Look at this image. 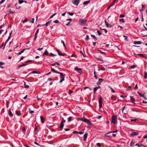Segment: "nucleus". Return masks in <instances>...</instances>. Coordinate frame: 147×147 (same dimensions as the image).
Returning a JSON list of instances; mask_svg holds the SVG:
<instances>
[{
    "label": "nucleus",
    "instance_id": "f257e3e1",
    "mask_svg": "<svg viewBox=\"0 0 147 147\" xmlns=\"http://www.w3.org/2000/svg\"><path fill=\"white\" fill-rule=\"evenodd\" d=\"M87 20H84L83 19L80 18L79 20V23L81 25L85 26L86 25Z\"/></svg>",
    "mask_w": 147,
    "mask_h": 147
},
{
    "label": "nucleus",
    "instance_id": "f03ea898",
    "mask_svg": "<svg viewBox=\"0 0 147 147\" xmlns=\"http://www.w3.org/2000/svg\"><path fill=\"white\" fill-rule=\"evenodd\" d=\"M117 116L114 115H113L112 116L111 122L112 123H115L117 121Z\"/></svg>",
    "mask_w": 147,
    "mask_h": 147
},
{
    "label": "nucleus",
    "instance_id": "7ed1b4c3",
    "mask_svg": "<svg viewBox=\"0 0 147 147\" xmlns=\"http://www.w3.org/2000/svg\"><path fill=\"white\" fill-rule=\"evenodd\" d=\"M81 121H82L83 122H84L86 123H87L88 124H89V125H91L92 123L90 121L86 118H84V119L81 120Z\"/></svg>",
    "mask_w": 147,
    "mask_h": 147
},
{
    "label": "nucleus",
    "instance_id": "20e7f679",
    "mask_svg": "<svg viewBox=\"0 0 147 147\" xmlns=\"http://www.w3.org/2000/svg\"><path fill=\"white\" fill-rule=\"evenodd\" d=\"M80 0H73L72 1V3L76 6L78 5Z\"/></svg>",
    "mask_w": 147,
    "mask_h": 147
},
{
    "label": "nucleus",
    "instance_id": "39448f33",
    "mask_svg": "<svg viewBox=\"0 0 147 147\" xmlns=\"http://www.w3.org/2000/svg\"><path fill=\"white\" fill-rule=\"evenodd\" d=\"M99 101V108H100L102 107V98L100 97L99 98L98 100Z\"/></svg>",
    "mask_w": 147,
    "mask_h": 147
},
{
    "label": "nucleus",
    "instance_id": "423d86ee",
    "mask_svg": "<svg viewBox=\"0 0 147 147\" xmlns=\"http://www.w3.org/2000/svg\"><path fill=\"white\" fill-rule=\"evenodd\" d=\"M56 51L57 52L58 55L59 56H64L66 54L65 53L62 54L61 53V51H59V50L58 49H57L56 50Z\"/></svg>",
    "mask_w": 147,
    "mask_h": 147
},
{
    "label": "nucleus",
    "instance_id": "0eeeda50",
    "mask_svg": "<svg viewBox=\"0 0 147 147\" xmlns=\"http://www.w3.org/2000/svg\"><path fill=\"white\" fill-rule=\"evenodd\" d=\"M51 71L53 73L60 74V76H62L63 75V73L56 71L53 69H51Z\"/></svg>",
    "mask_w": 147,
    "mask_h": 147
},
{
    "label": "nucleus",
    "instance_id": "6e6552de",
    "mask_svg": "<svg viewBox=\"0 0 147 147\" xmlns=\"http://www.w3.org/2000/svg\"><path fill=\"white\" fill-rule=\"evenodd\" d=\"M74 70L77 71L79 73H82L81 69L78 68L77 67H76L74 69Z\"/></svg>",
    "mask_w": 147,
    "mask_h": 147
},
{
    "label": "nucleus",
    "instance_id": "1a4fd4ad",
    "mask_svg": "<svg viewBox=\"0 0 147 147\" xmlns=\"http://www.w3.org/2000/svg\"><path fill=\"white\" fill-rule=\"evenodd\" d=\"M51 22H52L51 20H50L49 21L46 22V23L45 24H43V25H42L40 26L41 27V26H47L48 25L50 24L51 23Z\"/></svg>",
    "mask_w": 147,
    "mask_h": 147
},
{
    "label": "nucleus",
    "instance_id": "9d476101",
    "mask_svg": "<svg viewBox=\"0 0 147 147\" xmlns=\"http://www.w3.org/2000/svg\"><path fill=\"white\" fill-rule=\"evenodd\" d=\"M104 80L102 78H100L98 81L96 82V84L98 85H100L101 83Z\"/></svg>",
    "mask_w": 147,
    "mask_h": 147
},
{
    "label": "nucleus",
    "instance_id": "9b49d317",
    "mask_svg": "<svg viewBox=\"0 0 147 147\" xmlns=\"http://www.w3.org/2000/svg\"><path fill=\"white\" fill-rule=\"evenodd\" d=\"M105 23L106 26L108 28H111L112 27L111 25L109 24L107 22L106 20H105Z\"/></svg>",
    "mask_w": 147,
    "mask_h": 147
},
{
    "label": "nucleus",
    "instance_id": "f8f14e48",
    "mask_svg": "<svg viewBox=\"0 0 147 147\" xmlns=\"http://www.w3.org/2000/svg\"><path fill=\"white\" fill-rule=\"evenodd\" d=\"M39 29H37V30L35 33V35H34V40H36L37 38V34L39 32Z\"/></svg>",
    "mask_w": 147,
    "mask_h": 147
},
{
    "label": "nucleus",
    "instance_id": "ddd939ff",
    "mask_svg": "<svg viewBox=\"0 0 147 147\" xmlns=\"http://www.w3.org/2000/svg\"><path fill=\"white\" fill-rule=\"evenodd\" d=\"M65 75L63 73V75L62 76H61V77H60V78L61 79V80L60 81V83H61L64 80L65 77L64 76Z\"/></svg>",
    "mask_w": 147,
    "mask_h": 147
},
{
    "label": "nucleus",
    "instance_id": "4468645a",
    "mask_svg": "<svg viewBox=\"0 0 147 147\" xmlns=\"http://www.w3.org/2000/svg\"><path fill=\"white\" fill-rule=\"evenodd\" d=\"M113 132H113V131H110V132H108L105 134V136L107 137H108V138H110L112 136H111L109 135H108V134H109L111 133H113Z\"/></svg>",
    "mask_w": 147,
    "mask_h": 147
},
{
    "label": "nucleus",
    "instance_id": "2eb2a0df",
    "mask_svg": "<svg viewBox=\"0 0 147 147\" xmlns=\"http://www.w3.org/2000/svg\"><path fill=\"white\" fill-rule=\"evenodd\" d=\"M139 134L138 132H133L130 134V136H134L138 135Z\"/></svg>",
    "mask_w": 147,
    "mask_h": 147
},
{
    "label": "nucleus",
    "instance_id": "dca6fc26",
    "mask_svg": "<svg viewBox=\"0 0 147 147\" xmlns=\"http://www.w3.org/2000/svg\"><path fill=\"white\" fill-rule=\"evenodd\" d=\"M100 88V86H98L97 87H95L94 88V89H93V92L94 93H95V92L97 90Z\"/></svg>",
    "mask_w": 147,
    "mask_h": 147
},
{
    "label": "nucleus",
    "instance_id": "f3484780",
    "mask_svg": "<svg viewBox=\"0 0 147 147\" xmlns=\"http://www.w3.org/2000/svg\"><path fill=\"white\" fill-rule=\"evenodd\" d=\"M130 98L131 102L135 104V103L134 102L135 99L133 98V97L132 96H130Z\"/></svg>",
    "mask_w": 147,
    "mask_h": 147
},
{
    "label": "nucleus",
    "instance_id": "a211bd4d",
    "mask_svg": "<svg viewBox=\"0 0 147 147\" xmlns=\"http://www.w3.org/2000/svg\"><path fill=\"white\" fill-rule=\"evenodd\" d=\"M40 121L41 123H42L44 122V118L42 116H41L40 117Z\"/></svg>",
    "mask_w": 147,
    "mask_h": 147
},
{
    "label": "nucleus",
    "instance_id": "6ab92c4d",
    "mask_svg": "<svg viewBox=\"0 0 147 147\" xmlns=\"http://www.w3.org/2000/svg\"><path fill=\"white\" fill-rule=\"evenodd\" d=\"M23 49L22 51H21L20 52H19L18 53L17 55H20L22 53H23L24 51L26 49Z\"/></svg>",
    "mask_w": 147,
    "mask_h": 147
},
{
    "label": "nucleus",
    "instance_id": "aec40b11",
    "mask_svg": "<svg viewBox=\"0 0 147 147\" xmlns=\"http://www.w3.org/2000/svg\"><path fill=\"white\" fill-rule=\"evenodd\" d=\"M90 2V0H88V1H85L84 2L83 4V5H86L88 4Z\"/></svg>",
    "mask_w": 147,
    "mask_h": 147
},
{
    "label": "nucleus",
    "instance_id": "412c9836",
    "mask_svg": "<svg viewBox=\"0 0 147 147\" xmlns=\"http://www.w3.org/2000/svg\"><path fill=\"white\" fill-rule=\"evenodd\" d=\"M16 113L18 116H20L21 115V112L19 111H16Z\"/></svg>",
    "mask_w": 147,
    "mask_h": 147
},
{
    "label": "nucleus",
    "instance_id": "4be33fe9",
    "mask_svg": "<svg viewBox=\"0 0 147 147\" xmlns=\"http://www.w3.org/2000/svg\"><path fill=\"white\" fill-rule=\"evenodd\" d=\"M137 55L139 56H140L141 57H146L145 55L144 54H142V53L138 54Z\"/></svg>",
    "mask_w": 147,
    "mask_h": 147
},
{
    "label": "nucleus",
    "instance_id": "5701e85b",
    "mask_svg": "<svg viewBox=\"0 0 147 147\" xmlns=\"http://www.w3.org/2000/svg\"><path fill=\"white\" fill-rule=\"evenodd\" d=\"M88 136V134L87 133H86L84 135V140H86V139L87 138Z\"/></svg>",
    "mask_w": 147,
    "mask_h": 147
},
{
    "label": "nucleus",
    "instance_id": "b1692460",
    "mask_svg": "<svg viewBox=\"0 0 147 147\" xmlns=\"http://www.w3.org/2000/svg\"><path fill=\"white\" fill-rule=\"evenodd\" d=\"M134 44H140V45L141 44V42L140 41H135L134 42Z\"/></svg>",
    "mask_w": 147,
    "mask_h": 147
},
{
    "label": "nucleus",
    "instance_id": "393cba45",
    "mask_svg": "<svg viewBox=\"0 0 147 147\" xmlns=\"http://www.w3.org/2000/svg\"><path fill=\"white\" fill-rule=\"evenodd\" d=\"M24 2L26 3V1H24V0H19L18 1L19 3L20 4H21L22 3Z\"/></svg>",
    "mask_w": 147,
    "mask_h": 147
},
{
    "label": "nucleus",
    "instance_id": "a878e982",
    "mask_svg": "<svg viewBox=\"0 0 147 147\" xmlns=\"http://www.w3.org/2000/svg\"><path fill=\"white\" fill-rule=\"evenodd\" d=\"M24 85L25 88H28L29 87V86L28 85H27L26 84V82H24Z\"/></svg>",
    "mask_w": 147,
    "mask_h": 147
},
{
    "label": "nucleus",
    "instance_id": "bb28decb",
    "mask_svg": "<svg viewBox=\"0 0 147 147\" xmlns=\"http://www.w3.org/2000/svg\"><path fill=\"white\" fill-rule=\"evenodd\" d=\"M48 55V52L47 50H46L43 54V56Z\"/></svg>",
    "mask_w": 147,
    "mask_h": 147
},
{
    "label": "nucleus",
    "instance_id": "cd10ccee",
    "mask_svg": "<svg viewBox=\"0 0 147 147\" xmlns=\"http://www.w3.org/2000/svg\"><path fill=\"white\" fill-rule=\"evenodd\" d=\"M9 115L11 117H12L13 116V114L10 110H9Z\"/></svg>",
    "mask_w": 147,
    "mask_h": 147
},
{
    "label": "nucleus",
    "instance_id": "c85d7f7f",
    "mask_svg": "<svg viewBox=\"0 0 147 147\" xmlns=\"http://www.w3.org/2000/svg\"><path fill=\"white\" fill-rule=\"evenodd\" d=\"M63 126H64L63 123L61 122L60 124V128L61 129H62L63 128Z\"/></svg>",
    "mask_w": 147,
    "mask_h": 147
},
{
    "label": "nucleus",
    "instance_id": "c756f323",
    "mask_svg": "<svg viewBox=\"0 0 147 147\" xmlns=\"http://www.w3.org/2000/svg\"><path fill=\"white\" fill-rule=\"evenodd\" d=\"M137 93L140 95V96L142 97H144V95L141 93L140 92H139L138 91L137 92Z\"/></svg>",
    "mask_w": 147,
    "mask_h": 147
},
{
    "label": "nucleus",
    "instance_id": "7c9ffc66",
    "mask_svg": "<svg viewBox=\"0 0 147 147\" xmlns=\"http://www.w3.org/2000/svg\"><path fill=\"white\" fill-rule=\"evenodd\" d=\"M26 65V64H22L20 65H19V66H18V68H20V67H21L24 66H25Z\"/></svg>",
    "mask_w": 147,
    "mask_h": 147
},
{
    "label": "nucleus",
    "instance_id": "2f4dec72",
    "mask_svg": "<svg viewBox=\"0 0 147 147\" xmlns=\"http://www.w3.org/2000/svg\"><path fill=\"white\" fill-rule=\"evenodd\" d=\"M98 51L101 54L105 55H106V53H105L102 51L101 50H98Z\"/></svg>",
    "mask_w": 147,
    "mask_h": 147
},
{
    "label": "nucleus",
    "instance_id": "473e14b6",
    "mask_svg": "<svg viewBox=\"0 0 147 147\" xmlns=\"http://www.w3.org/2000/svg\"><path fill=\"white\" fill-rule=\"evenodd\" d=\"M134 144H135L134 142H133L132 141H131L130 143V146H131L133 147V146L134 145Z\"/></svg>",
    "mask_w": 147,
    "mask_h": 147
},
{
    "label": "nucleus",
    "instance_id": "72a5a7b5",
    "mask_svg": "<svg viewBox=\"0 0 147 147\" xmlns=\"http://www.w3.org/2000/svg\"><path fill=\"white\" fill-rule=\"evenodd\" d=\"M144 77L145 79L147 78V72H144Z\"/></svg>",
    "mask_w": 147,
    "mask_h": 147
},
{
    "label": "nucleus",
    "instance_id": "f704fd0d",
    "mask_svg": "<svg viewBox=\"0 0 147 147\" xmlns=\"http://www.w3.org/2000/svg\"><path fill=\"white\" fill-rule=\"evenodd\" d=\"M100 29L101 30H105V33H107V30L105 29H102L101 27H100Z\"/></svg>",
    "mask_w": 147,
    "mask_h": 147
},
{
    "label": "nucleus",
    "instance_id": "c9c22d12",
    "mask_svg": "<svg viewBox=\"0 0 147 147\" xmlns=\"http://www.w3.org/2000/svg\"><path fill=\"white\" fill-rule=\"evenodd\" d=\"M84 129H83L81 131L78 132V134H83L84 133Z\"/></svg>",
    "mask_w": 147,
    "mask_h": 147
},
{
    "label": "nucleus",
    "instance_id": "e433bc0d",
    "mask_svg": "<svg viewBox=\"0 0 147 147\" xmlns=\"http://www.w3.org/2000/svg\"><path fill=\"white\" fill-rule=\"evenodd\" d=\"M125 106H124L122 108V112L123 113H124L125 114H127L126 113H125L124 112V110L125 109Z\"/></svg>",
    "mask_w": 147,
    "mask_h": 147
},
{
    "label": "nucleus",
    "instance_id": "4c0bfd02",
    "mask_svg": "<svg viewBox=\"0 0 147 147\" xmlns=\"http://www.w3.org/2000/svg\"><path fill=\"white\" fill-rule=\"evenodd\" d=\"M14 11H13L12 10H11V9H10L9 11V13H8V14H9L10 13H11V14H13L14 13Z\"/></svg>",
    "mask_w": 147,
    "mask_h": 147
},
{
    "label": "nucleus",
    "instance_id": "58836bf2",
    "mask_svg": "<svg viewBox=\"0 0 147 147\" xmlns=\"http://www.w3.org/2000/svg\"><path fill=\"white\" fill-rule=\"evenodd\" d=\"M136 67V66L135 65H132L129 68L130 69H133V68H135Z\"/></svg>",
    "mask_w": 147,
    "mask_h": 147
},
{
    "label": "nucleus",
    "instance_id": "ea45409f",
    "mask_svg": "<svg viewBox=\"0 0 147 147\" xmlns=\"http://www.w3.org/2000/svg\"><path fill=\"white\" fill-rule=\"evenodd\" d=\"M111 99L112 100H115L116 99V97H115L114 96H112L111 97Z\"/></svg>",
    "mask_w": 147,
    "mask_h": 147
},
{
    "label": "nucleus",
    "instance_id": "a19ab883",
    "mask_svg": "<svg viewBox=\"0 0 147 147\" xmlns=\"http://www.w3.org/2000/svg\"><path fill=\"white\" fill-rule=\"evenodd\" d=\"M34 18H32L31 20L30 21V22L31 23H34Z\"/></svg>",
    "mask_w": 147,
    "mask_h": 147
},
{
    "label": "nucleus",
    "instance_id": "79ce46f5",
    "mask_svg": "<svg viewBox=\"0 0 147 147\" xmlns=\"http://www.w3.org/2000/svg\"><path fill=\"white\" fill-rule=\"evenodd\" d=\"M61 43H62L63 44V46L64 47H66V46L65 45V44L64 41L63 40H61Z\"/></svg>",
    "mask_w": 147,
    "mask_h": 147
},
{
    "label": "nucleus",
    "instance_id": "37998d69",
    "mask_svg": "<svg viewBox=\"0 0 147 147\" xmlns=\"http://www.w3.org/2000/svg\"><path fill=\"white\" fill-rule=\"evenodd\" d=\"M72 118V117H68L67 119L68 121V122L70 121L71 120V118Z\"/></svg>",
    "mask_w": 147,
    "mask_h": 147
},
{
    "label": "nucleus",
    "instance_id": "c03bdc74",
    "mask_svg": "<svg viewBox=\"0 0 147 147\" xmlns=\"http://www.w3.org/2000/svg\"><path fill=\"white\" fill-rule=\"evenodd\" d=\"M119 21L120 22H122L123 23H124L125 22V21L123 19H121L119 20Z\"/></svg>",
    "mask_w": 147,
    "mask_h": 147
},
{
    "label": "nucleus",
    "instance_id": "a18cd8bd",
    "mask_svg": "<svg viewBox=\"0 0 147 147\" xmlns=\"http://www.w3.org/2000/svg\"><path fill=\"white\" fill-rule=\"evenodd\" d=\"M12 31H11V32H10L9 34V36L8 37V38H9V39H10V38L12 34Z\"/></svg>",
    "mask_w": 147,
    "mask_h": 147
},
{
    "label": "nucleus",
    "instance_id": "49530a36",
    "mask_svg": "<svg viewBox=\"0 0 147 147\" xmlns=\"http://www.w3.org/2000/svg\"><path fill=\"white\" fill-rule=\"evenodd\" d=\"M108 86L111 89V91L113 92H115V91H114V90L111 87L109 86Z\"/></svg>",
    "mask_w": 147,
    "mask_h": 147
},
{
    "label": "nucleus",
    "instance_id": "de8ad7c7",
    "mask_svg": "<svg viewBox=\"0 0 147 147\" xmlns=\"http://www.w3.org/2000/svg\"><path fill=\"white\" fill-rule=\"evenodd\" d=\"M67 13L68 14H69V15H70V16H73L74 15V13H71L69 12H67Z\"/></svg>",
    "mask_w": 147,
    "mask_h": 147
},
{
    "label": "nucleus",
    "instance_id": "09e8293b",
    "mask_svg": "<svg viewBox=\"0 0 147 147\" xmlns=\"http://www.w3.org/2000/svg\"><path fill=\"white\" fill-rule=\"evenodd\" d=\"M57 14V13H55L53 14V15H51L50 17L49 18L51 19L55 15H56Z\"/></svg>",
    "mask_w": 147,
    "mask_h": 147
},
{
    "label": "nucleus",
    "instance_id": "8fccbe9b",
    "mask_svg": "<svg viewBox=\"0 0 147 147\" xmlns=\"http://www.w3.org/2000/svg\"><path fill=\"white\" fill-rule=\"evenodd\" d=\"M138 120V119L137 118H135L133 119H130L131 121H136Z\"/></svg>",
    "mask_w": 147,
    "mask_h": 147
},
{
    "label": "nucleus",
    "instance_id": "3c124183",
    "mask_svg": "<svg viewBox=\"0 0 147 147\" xmlns=\"http://www.w3.org/2000/svg\"><path fill=\"white\" fill-rule=\"evenodd\" d=\"M97 33L99 35H101L102 34V33L99 30L97 31Z\"/></svg>",
    "mask_w": 147,
    "mask_h": 147
},
{
    "label": "nucleus",
    "instance_id": "603ef678",
    "mask_svg": "<svg viewBox=\"0 0 147 147\" xmlns=\"http://www.w3.org/2000/svg\"><path fill=\"white\" fill-rule=\"evenodd\" d=\"M89 39V36L88 35H87L86 36V38H85V40H88Z\"/></svg>",
    "mask_w": 147,
    "mask_h": 147
},
{
    "label": "nucleus",
    "instance_id": "864d4df0",
    "mask_svg": "<svg viewBox=\"0 0 147 147\" xmlns=\"http://www.w3.org/2000/svg\"><path fill=\"white\" fill-rule=\"evenodd\" d=\"M135 145L136 146H138V147H142V144L139 145L138 144H136Z\"/></svg>",
    "mask_w": 147,
    "mask_h": 147
},
{
    "label": "nucleus",
    "instance_id": "5fc2aeb1",
    "mask_svg": "<svg viewBox=\"0 0 147 147\" xmlns=\"http://www.w3.org/2000/svg\"><path fill=\"white\" fill-rule=\"evenodd\" d=\"M27 18L25 19L24 20H22V22L23 23H25V22H26L27 20Z\"/></svg>",
    "mask_w": 147,
    "mask_h": 147
},
{
    "label": "nucleus",
    "instance_id": "6e6d98bb",
    "mask_svg": "<svg viewBox=\"0 0 147 147\" xmlns=\"http://www.w3.org/2000/svg\"><path fill=\"white\" fill-rule=\"evenodd\" d=\"M29 111L30 113H32L34 112V111H32V110H31L30 109H29Z\"/></svg>",
    "mask_w": 147,
    "mask_h": 147
},
{
    "label": "nucleus",
    "instance_id": "4d7b16f0",
    "mask_svg": "<svg viewBox=\"0 0 147 147\" xmlns=\"http://www.w3.org/2000/svg\"><path fill=\"white\" fill-rule=\"evenodd\" d=\"M5 1V0H2L0 2V5L3 3Z\"/></svg>",
    "mask_w": 147,
    "mask_h": 147
},
{
    "label": "nucleus",
    "instance_id": "13d9d810",
    "mask_svg": "<svg viewBox=\"0 0 147 147\" xmlns=\"http://www.w3.org/2000/svg\"><path fill=\"white\" fill-rule=\"evenodd\" d=\"M131 86H129V87H128V88H127V89H126V90H127V91L129 90H130V89H131Z\"/></svg>",
    "mask_w": 147,
    "mask_h": 147
},
{
    "label": "nucleus",
    "instance_id": "bf43d9fd",
    "mask_svg": "<svg viewBox=\"0 0 147 147\" xmlns=\"http://www.w3.org/2000/svg\"><path fill=\"white\" fill-rule=\"evenodd\" d=\"M125 17V15H124L123 14H121L119 16V17L120 18H123Z\"/></svg>",
    "mask_w": 147,
    "mask_h": 147
},
{
    "label": "nucleus",
    "instance_id": "052dcab7",
    "mask_svg": "<svg viewBox=\"0 0 147 147\" xmlns=\"http://www.w3.org/2000/svg\"><path fill=\"white\" fill-rule=\"evenodd\" d=\"M56 55H55V54H54L53 53H51L50 54V56H55Z\"/></svg>",
    "mask_w": 147,
    "mask_h": 147
},
{
    "label": "nucleus",
    "instance_id": "680f3d73",
    "mask_svg": "<svg viewBox=\"0 0 147 147\" xmlns=\"http://www.w3.org/2000/svg\"><path fill=\"white\" fill-rule=\"evenodd\" d=\"M91 36H92V37H93L96 40L97 39V38H96V37L95 36V35H92V34H91Z\"/></svg>",
    "mask_w": 147,
    "mask_h": 147
},
{
    "label": "nucleus",
    "instance_id": "e2e57ef3",
    "mask_svg": "<svg viewBox=\"0 0 147 147\" xmlns=\"http://www.w3.org/2000/svg\"><path fill=\"white\" fill-rule=\"evenodd\" d=\"M53 22L55 23H59V22L58 20H55Z\"/></svg>",
    "mask_w": 147,
    "mask_h": 147
},
{
    "label": "nucleus",
    "instance_id": "0e129e2a",
    "mask_svg": "<svg viewBox=\"0 0 147 147\" xmlns=\"http://www.w3.org/2000/svg\"><path fill=\"white\" fill-rule=\"evenodd\" d=\"M32 74H38V72L36 71H33L31 73Z\"/></svg>",
    "mask_w": 147,
    "mask_h": 147
},
{
    "label": "nucleus",
    "instance_id": "69168bd1",
    "mask_svg": "<svg viewBox=\"0 0 147 147\" xmlns=\"http://www.w3.org/2000/svg\"><path fill=\"white\" fill-rule=\"evenodd\" d=\"M96 144L97 146H98L99 147H100L101 146V145L100 143H97Z\"/></svg>",
    "mask_w": 147,
    "mask_h": 147
},
{
    "label": "nucleus",
    "instance_id": "338daca9",
    "mask_svg": "<svg viewBox=\"0 0 147 147\" xmlns=\"http://www.w3.org/2000/svg\"><path fill=\"white\" fill-rule=\"evenodd\" d=\"M11 3H10L8 4L7 5V8L9 7H10V6H11Z\"/></svg>",
    "mask_w": 147,
    "mask_h": 147
},
{
    "label": "nucleus",
    "instance_id": "774afa93",
    "mask_svg": "<svg viewBox=\"0 0 147 147\" xmlns=\"http://www.w3.org/2000/svg\"><path fill=\"white\" fill-rule=\"evenodd\" d=\"M123 37L125 38V39L126 40H127V36H125V35H123Z\"/></svg>",
    "mask_w": 147,
    "mask_h": 147
}]
</instances>
